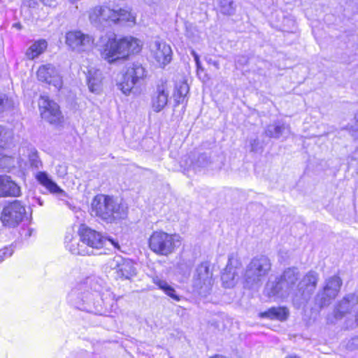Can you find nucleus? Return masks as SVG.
<instances>
[{
  "label": "nucleus",
  "mask_w": 358,
  "mask_h": 358,
  "mask_svg": "<svg viewBox=\"0 0 358 358\" xmlns=\"http://www.w3.org/2000/svg\"><path fill=\"white\" fill-rule=\"evenodd\" d=\"M319 280V274L309 271L302 278L298 268L289 267L282 273L269 281L266 285V292L269 297L280 298L290 296L294 302L302 303L309 300L315 292Z\"/></svg>",
  "instance_id": "nucleus-1"
},
{
  "label": "nucleus",
  "mask_w": 358,
  "mask_h": 358,
  "mask_svg": "<svg viewBox=\"0 0 358 358\" xmlns=\"http://www.w3.org/2000/svg\"><path fill=\"white\" fill-rule=\"evenodd\" d=\"M147 76V71L138 62L130 64L116 77L117 87L126 95L129 94L134 86L141 85Z\"/></svg>",
  "instance_id": "nucleus-2"
},
{
  "label": "nucleus",
  "mask_w": 358,
  "mask_h": 358,
  "mask_svg": "<svg viewBox=\"0 0 358 358\" xmlns=\"http://www.w3.org/2000/svg\"><path fill=\"white\" fill-rule=\"evenodd\" d=\"M31 215L27 210L24 203L20 200L7 202L0 214V221L6 228H16L21 223L29 222Z\"/></svg>",
  "instance_id": "nucleus-3"
},
{
  "label": "nucleus",
  "mask_w": 358,
  "mask_h": 358,
  "mask_svg": "<svg viewBox=\"0 0 358 358\" xmlns=\"http://www.w3.org/2000/svg\"><path fill=\"white\" fill-rule=\"evenodd\" d=\"M271 269L270 259L264 255L253 257L246 266L243 278L248 286H259Z\"/></svg>",
  "instance_id": "nucleus-4"
},
{
  "label": "nucleus",
  "mask_w": 358,
  "mask_h": 358,
  "mask_svg": "<svg viewBox=\"0 0 358 358\" xmlns=\"http://www.w3.org/2000/svg\"><path fill=\"white\" fill-rule=\"evenodd\" d=\"M179 243L178 235L156 231L149 238V248L158 255L168 256L174 252Z\"/></svg>",
  "instance_id": "nucleus-5"
},
{
  "label": "nucleus",
  "mask_w": 358,
  "mask_h": 358,
  "mask_svg": "<svg viewBox=\"0 0 358 358\" xmlns=\"http://www.w3.org/2000/svg\"><path fill=\"white\" fill-rule=\"evenodd\" d=\"M38 110L41 119L55 127H62L65 118L60 106L48 96L41 95L38 101Z\"/></svg>",
  "instance_id": "nucleus-6"
},
{
  "label": "nucleus",
  "mask_w": 358,
  "mask_h": 358,
  "mask_svg": "<svg viewBox=\"0 0 358 358\" xmlns=\"http://www.w3.org/2000/svg\"><path fill=\"white\" fill-rule=\"evenodd\" d=\"M141 41L132 36H127L116 40L113 38V66L127 61L131 55L141 50Z\"/></svg>",
  "instance_id": "nucleus-7"
},
{
  "label": "nucleus",
  "mask_w": 358,
  "mask_h": 358,
  "mask_svg": "<svg viewBox=\"0 0 358 358\" xmlns=\"http://www.w3.org/2000/svg\"><path fill=\"white\" fill-rule=\"evenodd\" d=\"M342 285L343 281L337 275L327 278L315 296V304L320 308L328 306L338 294Z\"/></svg>",
  "instance_id": "nucleus-8"
},
{
  "label": "nucleus",
  "mask_w": 358,
  "mask_h": 358,
  "mask_svg": "<svg viewBox=\"0 0 358 358\" xmlns=\"http://www.w3.org/2000/svg\"><path fill=\"white\" fill-rule=\"evenodd\" d=\"M213 274L210 271L209 263L201 262L199 264L193 275V286L202 296H206L213 284Z\"/></svg>",
  "instance_id": "nucleus-9"
},
{
  "label": "nucleus",
  "mask_w": 358,
  "mask_h": 358,
  "mask_svg": "<svg viewBox=\"0 0 358 358\" xmlns=\"http://www.w3.org/2000/svg\"><path fill=\"white\" fill-rule=\"evenodd\" d=\"M65 43L68 48L78 52L86 51L87 48L93 46L94 44V38L80 30H69L65 34Z\"/></svg>",
  "instance_id": "nucleus-10"
},
{
  "label": "nucleus",
  "mask_w": 358,
  "mask_h": 358,
  "mask_svg": "<svg viewBox=\"0 0 358 358\" xmlns=\"http://www.w3.org/2000/svg\"><path fill=\"white\" fill-rule=\"evenodd\" d=\"M80 241L93 249L103 248L106 238L99 231L89 227L85 224H80L78 230Z\"/></svg>",
  "instance_id": "nucleus-11"
},
{
  "label": "nucleus",
  "mask_w": 358,
  "mask_h": 358,
  "mask_svg": "<svg viewBox=\"0 0 358 358\" xmlns=\"http://www.w3.org/2000/svg\"><path fill=\"white\" fill-rule=\"evenodd\" d=\"M36 76L39 81L53 86L59 92L63 87L62 76L56 71L54 66L50 64H44L38 67Z\"/></svg>",
  "instance_id": "nucleus-12"
},
{
  "label": "nucleus",
  "mask_w": 358,
  "mask_h": 358,
  "mask_svg": "<svg viewBox=\"0 0 358 358\" xmlns=\"http://www.w3.org/2000/svg\"><path fill=\"white\" fill-rule=\"evenodd\" d=\"M241 263L236 253H231L228 257V263L222 272L221 279L226 288L233 287L238 279L237 269Z\"/></svg>",
  "instance_id": "nucleus-13"
},
{
  "label": "nucleus",
  "mask_w": 358,
  "mask_h": 358,
  "mask_svg": "<svg viewBox=\"0 0 358 358\" xmlns=\"http://www.w3.org/2000/svg\"><path fill=\"white\" fill-rule=\"evenodd\" d=\"M150 50L152 57L160 67L167 65L172 59L171 47L163 41L155 40L150 43Z\"/></svg>",
  "instance_id": "nucleus-14"
},
{
  "label": "nucleus",
  "mask_w": 358,
  "mask_h": 358,
  "mask_svg": "<svg viewBox=\"0 0 358 358\" xmlns=\"http://www.w3.org/2000/svg\"><path fill=\"white\" fill-rule=\"evenodd\" d=\"M169 96L168 82L166 80H159L156 91L152 96V108L156 113L162 111L167 105Z\"/></svg>",
  "instance_id": "nucleus-15"
},
{
  "label": "nucleus",
  "mask_w": 358,
  "mask_h": 358,
  "mask_svg": "<svg viewBox=\"0 0 358 358\" xmlns=\"http://www.w3.org/2000/svg\"><path fill=\"white\" fill-rule=\"evenodd\" d=\"M112 199L105 194L96 195L91 203V210L95 216L101 219H107L111 212Z\"/></svg>",
  "instance_id": "nucleus-16"
},
{
  "label": "nucleus",
  "mask_w": 358,
  "mask_h": 358,
  "mask_svg": "<svg viewBox=\"0 0 358 358\" xmlns=\"http://www.w3.org/2000/svg\"><path fill=\"white\" fill-rule=\"evenodd\" d=\"M358 304V296L354 293L346 294L338 301L334 307V316L336 320H341L350 314Z\"/></svg>",
  "instance_id": "nucleus-17"
},
{
  "label": "nucleus",
  "mask_w": 358,
  "mask_h": 358,
  "mask_svg": "<svg viewBox=\"0 0 358 358\" xmlns=\"http://www.w3.org/2000/svg\"><path fill=\"white\" fill-rule=\"evenodd\" d=\"M113 261L116 262L117 278L130 280L136 275V268L131 260L118 256L115 257Z\"/></svg>",
  "instance_id": "nucleus-18"
},
{
  "label": "nucleus",
  "mask_w": 358,
  "mask_h": 358,
  "mask_svg": "<svg viewBox=\"0 0 358 358\" xmlns=\"http://www.w3.org/2000/svg\"><path fill=\"white\" fill-rule=\"evenodd\" d=\"M21 195V189L10 176H0V197H18Z\"/></svg>",
  "instance_id": "nucleus-19"
},
{
  "label": "nucleus",
  "mask_w": 358,
  "mask_h": 358,
  "mask_svg": "<svg viewBox=\"0 0 358 358\" xmlns=\"http://www.w3.org/2000/svg\"><path fill=\"white\" fill-rule=\"evenodd\" d=\"M136 15L129 7L113 8V23L131 27L136 24Z\"/></svg>",
  "instance_id": "nucleus-20"
},
{
  "label": "nucleus",
  "mask_w": 358,
  "mask_h": 358,
  "mask_svg": "<svg viewBox=\"0 0 358 358\" xmlns=\"http://www.w3.org/2000/svg\"><path fill=\"white\" fill-rule=\"evenodd\" d=\"M289 134V125L280 121L268 125L265 129L266 136L270 138H279Z\"/></svg>",
  "instance_id": "nucleus-21"
},
{
  "label": "nucleus",
  "mask_w": 358,
  "mask_h": 358,
  "mask_svg": "<svg viewBox=\"0 0 358 358\" xmlns=\"http://www.w3.org/2000/svg\"><path fill=\"white\" fill-rule=\"evenodd\" d=\"M48 48V42L45 39L41 38L34 41L27 49L25 57L28 60H34L43 54Z\"/></svg>",
  "instance_id": "nucleus-22"
},
{
  "label": "nucleus",
  "mask_w": 358,
  "mask_h": 358,
  "mask_svg": "<svg viewBox=\"0 0 358 358\" xmlns=\"http://www.w3.org/2000/svg\"><path fill=\"white\" fill-rule=\"evenodd\" d=\"M189 86L186 82H180L176 84L173 94L175 106L179 104H186L188 100Z\"/></svg>",
  "instance_id": "nucleus-23"
},
{
  "label": "nucleus",
  "mask_w": 358,
  "mask_h": 358,
  "mask_svg": "<svg viewBox=\"0 0 358 358\" xmlns=\"http://www.w3.org/2000/svg\"><path fill=\"white\" fill-rule=\"evenodd\" d=\"M289 314L288 309L285 307H272L268 310L260 313L261 317L270 320H285Z\"/></svg>",
  "instance_id": "nucleus-24"
},
{
  "label": "nucleus",
  "mask_w": 358,
  "mask_h": 358,
  "mask_svg": "<svg viewBox=\"0 0 358 358\" xmlns=\"http://www.w3.org/2000/svg\"><path fill=\"white\" fill-rule=\"evenodd\" d=\"M36 178L37 181L43 187H45L50 192L53 194H59L62 189L48 176L44 171H40L36 174Z\"/></svg>",
  "instance_id": "nucleus-25"
},
{
  "label": "nucleus",
  "mask_w": 358,
  "mask_h": 358,
  "mask_svg": "<svg viewBox=\"0 0 358 358\" xmlns=\"http://www.w3.org/2000/svg\"><path fill=\"white\" fill-rule=\"evenodd\" d=\"M103 77L99 71H89L87 76V85L92 92H98L102 87Z\"/></svg>",
  "instance_id": "nucleus-26"
},
{
  "label": "nucleus",
  "mask_w": 358,
  "mask_h": 358,
  "mask_svg": "<svg viewBox=\"0 0 358 358\" xmlns=\"http://www.w3.org/2000/svg\"><path fill=\"white\" fill-rule=\"evenodd\" d=\"M112 10L107 6H99L94 7L90 13L91 20L97 21H106L110 18Z\"/></svg>",
  "instance_id": "nucleus-27"
},
{
  "label": "nucleus",
  "mask_w": 358,
  "mask_h": 358,
  "mask_svg": "<svg viewBox=\"0 0 358 358\" xmlns=\"http://www.w3.org/2000/svg\"><path fill=\"white\" fill-rule=\"evenodd\" d=\"M153 282L174 301H179L180 300V297L176 294L175 289L166 280H162L159 277H155L153 278Z\"/></svg>",
  "instance_id": "nucleus-28"
},
{
  "label": "nucleus",
  "mask_w": 358,
  "mask_h": 358,
  "mask_svg": "<svg viewBox=\"0 0 358 358\" xmlns=\"http://www.w3.org/2000/svg\"><path fill=\"white\" fill-rule=\"evenodd\" d=\"M100 46V54L102 58L112 63V39L110 37H101Z\"/></svg>",
  "instance_id": "nucleus-29"
},
{
  "label": "nucleus",
  "mask_w": 358,
  "mask_h": 358,
  "mask_svg": "<svg viewBox=\"0 0 358 358\" xmlns=\"http://www.w3.org/2000/svg\"><path fill=\"white\" fill-rule=\"evenodd\" d=\"M127 205L122 201L120 200V202L113 201V220L125 219L127 216Z\"/></svg>",
  "instance_id": "nucleus-30"
},
{
  "label": "nucleus",
  "mask_w": 358,
  "mask_h": 358,
  "mask_svg": "<svg viewBox=\"0 0 358 358\" xmlns=\"http://www.w3.org/2000/svg\"><path fill=\"white\" fill-rule=\"evenodd\" d=\"M221 12L227 15H232L236 12V6L233 0H220Z\"/></svg>",
  "instance_id": "nucleus-31"
},
{
  "label": "nucleus",
  "mask_w": 358,
  "mask_h": 358,
  "mask_svg": "<svg viewBox=\"0 0 358 358\" xmlns=\"http://www.w3.org/2000/svg\"><path fill=\"white\" fill-rule=\"evenodd\" d=\"M186 32L185 35L187 38L191 39L193 42H196L199 39V32L196 27L190 23H186Z\"/></svg>",
  "instance_id": "nucleus-32"
},
{
  "label": "nucleus",
  "mask_w": 358,
  "mask_h": 358,
  "mask_svg": "<svg viewBox=\"0 0 358 358\" xmlns=\"http://www.w3.org/2000/svg\"><path fill=\"white\" fill-rule=\"evenodd\" d=\"M208 157L206 154H201L198 157L196 165L197 166H206L208 164Z\"/></svg>",
  "instance_id": "nucleus-33"
},
{
  "label": "nucleus",
  "mask_w": 358,
  "mask_h": 358,
  "mask_svg": "<svg viewBox=\"0 0 358 358\" xmlns=\"http://www.w3.org/2000/svg\"><path fill=\"white\" fill-rule=\"evenodd\" d=\"M69 249L74 255H84V250L80 249L78 245H75L73 243L69 245Z\"/></svg>",
  "instance_id": "nucleus-34"
},
{
  "label": "nucleus",
  "mask_w": 358,
  "mask_h": 358,
  "mask_svg": "<svg viewBox=\"0 0 358 358\" xmlns=\"http://www.w3.org/2000/svg\"><path fill=\"white\" fill-rule=\"evenodd\" d=\"M8 134V129L0 125V148H3V143L5 142L6 136Z\"/></svg>",
  "instance_id": "nucleus-35"
},
{
  "label": "nucleus",
  "mask_w": 358,
  "mask_h": 358,
  "mask_svg": "<svg viewBox=\"0 0 358 358\" xmlns=\"http://www.w3.org/2000/svg\"><path fill=\"white\" fill-rule=\"evenodd\" d=\"M8 101V97L6 95L0 94V113L6 109Z\"/></svg>",
  "instance_id": "nucleus-36"
},
{
  "label": "nucleus",
  "mask_w": 358,
  "mask_h": 358,
  "mask_svg": "<svg viewBox=\"0 0 358 358\" xmlns=\"http://www.w3.org/2000/svg\"><path fill=\"white\" fill-rule=\"evenodd\" d=\"M45 6H54L57 3V0H38Z\"/></svg>",
  "instance_id": "nucleus-37"
},
{
  "label": "nucleus",
  "mask_w": 358,
  "mask_h": 358,
  "mask_svg": "<svg viewBox=\"0 0 358 358\" xmlns=\"http://www.w3.org/2000/svg\"><path fill=\"white\" fill-rule=\"evenodd\" d=\"M258 145V140L254 139L251 141L250 145H251V151L252 152H257V145Z\"/></svg>",
  "instance_id": "nucleus-38"
},
{
  "label": "nucleus",
  "mask_w": 358,
  "mask_h": 358,
  "mask_svg": "<svg viewBox=\"0 0 358 358\" xmlns=\"http://www.w3.org/2000/svg\"><path fill=\"white\" fill-rule=\"evenodd\" d=\"M192 55L194 57V61L196 62V64L197 67L199 68V66H200V60H199V55L196 53V52L194 50L192 51Z\"/></svg>",
  "instance_id": "nucleus-39"
},
{
  "label": "nucleus",
  "mask_w": 358,
  "mask_h": 358,
  "mask_svg": "<svg viewBox=\"0 0 358 358\" xmlns=\"http://www.w3.org/2000/svg\"><path fill=\"white\" fill-rule=\"evenodd\" d=\"M113 247H115V248H119L118 243H115L114 241H113Z\"/></svg>",
  "instance_id": "nucleus-40"
},
{
  "label": "nucleus",
  "mask_w": 358,
  "mask_h": 358,
  "mask_svg": "<svg viewBox=\"0 0 358 358\" xmlns=\"http://www.w3.org/2000/svg\"><path fill=\"white\" fill-rule=\"evenodd\" d=\"M355 321H356L357 324H358V312H357V314L355 316Z\"/></svg>",
  "instance_id": "nucleus-41"
},
{
  "label": "nucleus",
  "mask_w": 358,
  "mask_h": 358,
  "mask_svg": "<svg viewBox=\"0 0 358 358\" xmlns=\"http://www.w3.org/2000/svg\"><path fill=\"white\" fill-rule=\"evenodd\" d=\"M355 119L357 120V121L358 122V112L356 113L355 115Z\"/></svg>",
  "instance_id": "nucleus-42"
},
{
  "label": "nucleus",
  "mask_w": 358,
  "mask_h": 358,
  "mask_svg": "<svg viewBox=\"0 0 358 358\" xmlns=\"http://www.w3.org/2000/svg\"><path fill=\"white\" fill-rule=\"evenodd\" d=\"M214 65H215L217 68H218V64H217V62H214Z\"/></svg>",
  "instance_id": "nucleus-43"
},
{
  "label": "nucleus",
  "mask_w": 358,
  "mask_h": 358,
  "mask_svg": "<svg viewBox=\"0 0 358 358\" xmlns=\"http://www.w3.org/2000/svg\"><path fill=\"white\" fill-rule=\"evenodd\" d=\"M187 271H189V268H190V265H187Z\"/></svg>",
  "instance_id": "nucleus-44"
},
{
  "label": "nucleus",
  "mask_w": 358,
  "mask_h": 358,
  "mask_svg": "<svg viewBox=\"0 0 358 358\" xmlns=\"http://www.w3.org/2000/svg\"><path fill=\"white\" fill-rule=\"evenodd\" d=\"M355 138H356V139H358V136H356Z\"/></svg>",
  "instance_id": "nucleus-45"
}]
</instances>
